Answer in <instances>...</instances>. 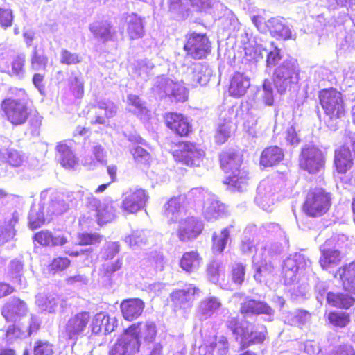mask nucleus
Returning <instances> with one entry per match:
<instances>
[{
	"mask_svg": "<svg viewBox=\"0 0 355 355\" xmlns=\"http://www.w3.org/2000/svg\"><path fill=\"white\" fill-rule=\"evenodd\" d=\"M220 159V166L226 174L224 183L238 191H245L248 185V173L243 168H239L241 164V157L230 150L223 152Z\"/></svg>",
	"mask_w": 355,
	"mask_h": 355,
	"instance_id": "nucleus-1",
	"label": "nucleus"
},
{
	"mask_svg": "<svg viewBox=\"0 0 355 355\" xmlns=\"http://www.w3.org/2000/svg\"><path fill=\"white\" fill-rule=\"evenodd\" d=\"M319 98L327 116V125L330 130H336L339 121L344 118L346 114L342 94L336 89L331 88L321 91Z\"/></svg>",
	"mask_w": 355,
	"mask_h": 355,
	"instance_id": "nucleus-2",
	"label": "nucleus"
},
{
	"mask_svg": "<svg viewBox=\"0 0 355 355\" xmlns=\"http://www.w3.org/2000/svg\"><path fill=\"white\" fill-rule=\"evenodd\" d=\"M227 327L243 348L248 347L251 344L262 343L266 338L264 327H261V330L257 331L254 329L252 324L245 321L239 322L236 318H231L228 320Z\"/></svg>",
	"mask_w": 355,
	"mask_h": 355,
	"instance_id": "nucleus-3",
	"label": "nucleus"
},
{
	"mask_svg": "<svg viewBox=\"0 0 355 355\" xmlns=\"http://www.w3.org/2000/svg\"><path fill=\"white\" fill-rule=\"evenodd\" d=\"M17 98H8L1 103V109L8 120L14 125L24 123L28 118L26 94L24 89H15Z\"/></svg>",
	"mask_w": 355,
	"mask_h": 355,
	"instance_id": "nucleus-4",
	"label": "nucleus"
},
{
	"mask_svg": "<svg viewBox=\"0 0 355 355\" xmlns=\"http://www.w3.org/2000/svg\"><path fill=\"white\" fill-rule=\"evenodd\" d=\"M274 83L279 93L297 85L299 80V68L296 60L291 58L284 60L275 71Z\"/></svg>",
	"mask_w": 355,
	"mask_h": 355,
	"instance_id": "nucleus-5",
	"label": "nucleus"
},
{
	"mask_svg": "<svg viewBox=\"0 0 355 355\" xmlns=\"http://www.w3.org/2000/svg\"><path fill=\"white\" fill-rule=\"evenodd\" d=\"M84 195L83 191L76 192V196L82 198V200L85 201L87 207L94 212V216L97 218L99 225L111 222L114 219L116 210L111 198H105L101 202L92 193H87L83 198Z\"/></svg>",
	"mask_w": 355,
	"mask_h": 355,
	"instance_id": "nucleus-6",
	"label": "nucleus"
},
{
	"mask_svg": "<svg viewBox=\"0 0 355 355\" xmlns=\"http://www.w3.org/2000/svg\"><path fill=\"white\" fill-rule=\"evenodd\" d=\"M330 204V194L322 189L316 188L308 193L303 210L309 216H320L327 211Z\"/></svg>",
	"mask_w": 355,
	"mask_h": 355,
	"instance_id": "nucleus-7",
	"label": "nucleus"
},
{
	"mask_svg": "<svg viewBox=\"0 0 355 355\" xmlns=\"http://www.w3.org/2000/svg\"><path fill=\"white\" fill-rule=\"evenodd\" d=\"M311 263L303 254L296 253L284 261L282 273L286 284H291L297 279V272L310 269Z\"/></svg>",
	"mask_w": 355,
	"mask_h": 355,
	"instance_id": "nucleus-8",
	"label": "nucleus"
},
{
	"mask_svg": "<svg viewBox=\"0 0 355 355\" xmlns=\"http://www.w3.org/2000/svg\"><path fill=\"white\" fill-rule=\"evenodd\" d=\"M324 157L322 152L313 146L305 147L302 150L300 166L309 173L315 174L324 166Z\"/></svg>",
	"mask_w": 355,
	"mask_h": 355,
	"instance_id": "nucleus-9",
	"label": "nucleus"
},
{
	"mask_svg": "<svg viewBox=\"0 0 355 355\" xmlns=\"http://www.w3.org/2000/svg\"><path fill=\"white\" fill-rule=\"evenodd\" d=\"M205 152L199 146L191 143H184L180 149L174 153L175 159L189 166H199L203 161Z\"/></svg>",
	"mask_w": 355,
	"mask_h": 355,
	"instance_id": "nucleus-10",
	"label": "nucleus"
},
{
	"mask_svg": "<svg viewBox=\"0 0 355 355\" xmlns=\"http://www.w3.org/2000/svg\"><path fill=\"white\" fill-rule=\"evenodd\" d=\"M278 187L275 185V181L267 178L263 180L257 188V194L255 198L256 203L263 210L271 211V207L276 200L275 194Z\"/></svg>",
	"mask_w": 355,
	"mask_h": 355,
	"instance_id": "nucleus-11",
	"label": "nucleus"
},
{
	"mask_svg": "<svg viewBox=\"0 0 355 355\" xmlns=\"http://www.w3.org/2000/svg\"><path fill=\"white\" fill-rule=\"evenodd\" d=\"M148 195L142 189H130L123 195L121 207L129 214H135L142 209L148 200Z\"/></svg>",
	"mask_w": 355,
	"mask_h": 355,
	"instance_id": "nucleus-12",
	"label": "nucleus"
},
{
	"mask_svg": "<svg viewBox=\"0 0 355 355\" xmlns=\"http://www.w3.org/2000/svg\"><path fill=\"white\" fill-rule=\"evenodd\" d=\"M204 229L202 221L196 217H187L180 220L177 236L181 241L187 242L198 238Z\"/></svg>",
	"mask_w": 355,
	"mask_h": 355,
	"instance_id": "nucleus-13",
	"label": "nucleus"
},
{
	"mask_svg": "<svg viewBox=\"0 0 355 355\" xmlns=\"http://www.w3.org/2000/svg\"><path fill=\"white\" fill-rule=\"evenodd\" d=\"M90 320L88 312H81L71 317L64 326V334L70 340L76 342L84 335Z\"/></svg>",
	"mask_w": 355,
	"mask_h": 355,
	"instance_id": "nucleus-14",
	"label": "nucleus"
},
{
	"mask_svg": "<svg viewBox=\"0 0 355 355\" xmlns=\"http://www.w3.org/2000/svg\"><path fill=\"white\" fill-rule=\"evenodd\" d=\"M212 75L211 69L206 64L196 63L187 68L184 80L192 87L205 85Z\"/></svg>",
	"mask_w": 355,
	"mask_h": 355,
	"instance_id": "nucleus-15",
	"label": "nucleus"
},
{
	"mask_svg": "<svg viewBox=\"0 0 355 355\" xmlns=\"http://www.w3.org/2000/svg\"><path fill=\"white\" fill-rule=\"evenodd\" d=\"M125 331L130 336L135 338L141 345V340L146 343H153L156 338L157 330L153 322L146 321L132 324Z\"/></svg>",
	"mask_w": 355,
	"mask_h": 355,
	"instance_id": "nucleus-16",
	"label": "nucleus"
},
{
	"mask_svg": "<svg viewBox=\"0 0 355 355\" xmlns=\"http://www.w3.org/2000/svg\"><path fill=\"white\" fill-rule=\"evenodd\" d=\"M28 308L26 303L19 298L8 300L1 308V315L7 322H15L27 315Z\"/></svg>",
	"mask_w": 355,
	"mask_h": 355,
	"instance_id": "nucleus-17",
	"label": "nucleus"
},
{
	"mask_svg": "<svg viewBox=\"0 0 355 355\" xmlns=\"http://www.w3.org/2000/svg\"><path fill=\"white\" fill-rule=\"evenodd\" d=\"M187 53L195 59H201L210 50V44L205 35L192 33L184 45Z\"/></svg>",
	"mask_w": 355,
	"mask_h": 355,
	"instance_id": "nucleus-18",
	"label": "nucleus"
},
{
	"mask_svg": "<svg viewBox=\"0 0 355 355\" xmlns=\"http://www.w3.org/2000/svg\"><path fill=\"white\" fill-rule=\"evenodd\" d=\"M205 200L202 214L207 221H214L221 218L225 213V206L218 198L207 191H204Z\"/></svg>",
	"mask_w": 355,
	"mask_h": 355,
	"instance_id": "nucleus-19",
	"label": "nucleus"
},
{
	"mask_svg": "<svg viewBox=\"0 0 355 355\" xmlns=\"http://www.w3.org/2000/svg\"><path fill=\"white\" fill-rule=\"evenodd\" d=\"M336 241V238L327 240L321 247V257L320 258V264L321 267L329 270L337 266L341 261V254L338 249L336 247H331L332 243Z\"/></svg>",
	"mask_w": 355,
	"mask_h": 355,
	"instance_id": "nucleus-20",
	"label": "nucleus"
},
{
	"mask_svg": "<svg viewBox=\"0 0 355 355\" xmlns=\"http://www.w3.org/2000/svg\"><path fill=\"white\" fill-rule=\"evenodd\" d=\"M139 349V342L125 331L111 347L109 355H135Z\"/></svg>",
	"mask_w": 355,
	"mask_h": 355,
	"instance_id": "nucleus-21",
	"label": "nucleus"
},
{
	"mask_svg": "<svg viewBox=\"0 0 355 355\" xmlns=\"http://www.w3.org/2000/svg\"><path fill=\"white\" fill-rule=\"evenodd\" d=\"M157 88L162 90L166 96H172L176 101L184 102L187 99L188 92L182 83L174 82L164 77L157 78Z\"/></svg>",
	"mask_w": 355,
	"mask_h": 355,
	"instance_id": "nucleus-22",
	"label": "nucleus"
},
{
	"mask_svg": "<svg viewBox=\"0 0 355 355\" xmlns=\"http://www.w3.org/2000/svg\"><path fill=\"white\" fill-rule=\"evenodd\" d=\"M199 289L193 284L186 285L182 289L174 291L171 294V300L176 306L187 309L191 306Z\"/></svg>",
	"mask_w": 355,
	"mask_h": 355,
	"instance_id": "nucleus-23",
	"label": "nucleus"
},
{
	"mask_svg": "<svg viewBox=\"0 0 355 355\" xmlns=\"http://www.w3.org/2000/svg\"><path fill=\"white\" fill-rule=\"evenodd\" d=\"M145 304L139 298L124 300L121 304V311L125 320L132 321L142 313Z\"/></svg>",
	"mask_w": 355,
	"mask_h": 355,
	"instance_id": "nucleus-24",
	"label": "nucleus"
},
{
	"mask_svg": "<svg viewBox=\"0 0 355 355\" xmlns=\"http://www.w3.org/2000/svg\"><path fill=\"white\" fill-rule=\"evenodd\" d=\"M96 109V116L94 119L92 121V123L103 125L106 124L109 119L116 114L117 111L116 105L109 100L98 101Z\"/></svg>",
	"mask_w": 355,
	"mask_h": 355,
	"instance_id": "nucleus-25",
	"label": "nucleus"
},
{
	"mask_svg": "<svg viewBox=\"0 0 355 355\" xmlns=\"http://www.w3.org/2000/svg\"><path fill=\"white\" fill-rule=\"evenodd\" d=\"M253 268L255 270L254 277L256 281L263 282L265 279L272 272L273 266L270 261L267 260V256L257 252L252 259Z\"/></svg>",
	"mask_w": 355,
	"mask_h": 355,
	"instance_id": "nucleus-26",
	"label": "nucleus"
},
{
	"mask_svg": "<svg viewBox=\"0 0 355 355\" xmlns=\"http://www.w3.org/2000/svg\"><path fill=\"white\" fill-rule=\"evenodd\" d=\"M241 312L244 315L264 314L268 316V320H272L274 315L273 309L265 302L248 300L241 304Z\"/></svg>",
	"mask_w": 355,
	"mask_h": 355,
	"instance_id": "nucleus-27",
	"label": "nucleus"
},
{
	"mask_svg": "<svg viewBox=\"0 0 355 355\" xmlns=\"http://www.w3.org/2000/svg\"><path fill=\"white\" fill-rule=\"evenodd\" d=\"M167 126L180 136L187 135L190 132L191 126L185 116L181 114L168 113L166 116Z\"/></svg>",
	"mask_w": 355,
	"mask_h": 355,
	"instance_id": "nucleus-28",
	"label": "nucleus"
},
{
	"mask_svg": "<svg viewBox=\"0 0 355 355\" xmlns=\"http://www.w3.org/2000/svg\"><path fill=\"white\" fill-rule=\"evenodd\" d=\"M250 86V78L243 73L237 72L231 79L229 93L232 96L239 98L245 95Z\"/></svg>",
	"mask_w": 355,
	"mask_h": 355,
	"instance_id": "nucleus-29",
	"label": "nucleus"
},
{
	"mask_svg": "<svg viewBox=\"0 0 355 355\" xmlns=\"http://www.w3.org/2000/svg\"><path fill=\"white\" fill-rule=\"evenodd\" d=\"M334 165L340 173H345L352 168L353 160L348 147L343 146L335 150Z\"/></svg>",
	"mask_w": 355,
	"mask_h": 355,
	"instance_id": "nucleus-30",
	"label": "nucleus"
},
{
	"mask_svg": "<svg viewBox=\"0 0 355 355\" xmlns=\"http://www.w3.org/2000/svg\"><path fill=\"white\" fill-rule=\"evenodd\" d=\"M114 318H110L105 312H100L96 314L92 319V331L94 334H98L103 330L105 334L110 333L114 330Z\"/></svg>",
	"mask_w": 355,
	"mask_h": 355,
	"instance_id": "nucleus-31",
	"label": "nucleus"
},
{
	"mask_svg": "<svg viewBox=\"0 0 355 355\" xmlns=\"http://www.w3.org/2000/svg\"><path fill=\"white\" fill-rule=\"evenodd\" d=\"M57 157L60 164L66 169H76L78 166V159L65 143H60L56 146Z\"/></svg>",
	"mask_w": 355,
	"mask_h": 355,
	"instance_id": "nucleus-32",
	"label": "nucleus"
},
{
	"mask_svg": "<svg viewBox=\"0 0 355 355\" xmlns=\"http://www.w3.org/2000/svg\"><path fill=\"white\" fill-rule=\"evenodd\" d=\"M337 275H339L345 290L355 293V262L340 268L335 277Z\"/></svg>",
	"mask_w": 355,
	"mask_h": 355,
	"instance_id": "nucleus-33",
	"label": "nucleus"
},
{
	"mask_svg": "<svg viewBox=\"0 0 355 355\" xmlns=\"http://www.w3.org/2000/svg\"><path fill=\"white\" fill-rule=\"evenodd\" d=\"M180 197L171 198L164 206V214L169 223L176 222L184 212Z\"/></svg>",
	"mask_w": 355,
	"mask_h": 355,
	"instance_id": "nucleus-34",
	"label": "nucleus"
},
{
	"mask_svg": "<svg viewBox=\"0 0 355 355\" xmlns=\"http://www.w3.org/2000/svg\"><path fill=\"white\" fill-rule=\"evenodd\" d=\"M127 33L131 40L139 39L144 35V19L135 13L128 15L125 18Z\"/></svg>",
	"mask_w": 355,
	"mask_h": 355,
	"instance_id": "nucleus-35",
	"label": "nucleus"
},
{
	"mask_svg": "<svg viewBox=\"0 0 355 355\" xmlns=\"http://www.w3.org/2000/svg\"><path fill=\"white\" fill-rule=\"evenodd\" d=\"M221 306L220 301L216 297L209 296L204 298L198 304V315L201 319L211 317Z\"/></svg>",
	"mask_w": 355,
	"mask_h": 355,
	"instance_id": "nucleus-36",
	"label": "nucleus"
},
{
	"mask_svg": "<svg viewBox=\"0 0 355 355\" xmlns=\"http://www.w3.org/2000/svg\"><path fill=\"white\" fill-rule=\"evenodd\" d=\"M284 158L282 148L277 146L265 148L260 157V164L264 167L272 166L279 164Z\"/></svg>",
	"mask_w": 355,
	"mask_h": 355,
	"instance_id": "nucleus-37",
	"label": "nucleus"
},
{
	"mask_svg": "<svg viewBox=\"0 0 355 355\" xmlns=\"http://www.w3.org/2000/svg\"><path fill=\"white\" fill-rule=\"evenodd\" d=\"M266 26L272 36L284 40L291 38V31L284 24L283 18H271L267 21Z\"/></svg>",
	"mask_w": 355,
	"mask_h": 355,
	"instance_id": "nucleus-38",
	"label": "nucleus"
},
{
	"mask_svg": "<svg viewBox=\"0 0 355 355\" xmlns=\"http://www.w3.org/2000/svg\"><path fill=\"white\" fill-rule=\"evenodd\" d=\"M89 31L94 37L103 42L111 40L114 32L110 24L107 21H94L89 25Z\"/></svg>",
	"mask_w": 355,
	"mask_h": 355,
	"instance_id": "nucleus-39",
	"label": "nucleus"
},
{
	"mask_svg": "<svg viewBox=\"0 0 355 355\" xmlns=\"http://www.w3.org/2000/svg\"><path fill=\"white\" fill-rule=\"evenodd\" d=\"M201 263L202 258L196 250L184 253L180 261V267L187 272H196Z\"/></svg>",
	"mask_w": 355,
	"mask_h": 355,
	"instance_id": "nucleus-40",
	"label": "nucleus"
},
{
	"mask_svg": "<svg viewBox=\"0 0 355 355\" xmlns=\"http://www.w3.org/2000/svg\"><path fill=\"white\" fill-rule=\"evenodd\" d=\"M24 154L13 148L0 149V161L13 167H19L25 162Z\"/></svg>",
	"mask_w": 355,
	"mask_h": 355,
	"instance_id": "nucleus-41",
	"label": "nucleus"
},
{
	"mask_svg": "<svg viewBox=\"0 0 355 355\" xmlns=\"http://www.w3.org/2000/svg\"><path fill=\"white\" fill-rule=\"evenodd\" d=\"M327 301L334 307L347 309L354 304L355 299L348 294L329 293Z\"/></svg>",
	"mask_w": 355,
	"mask_h": 355,
	"instance_id": "nucleus-42",
	"label": "nucleus"
},
{
	"mask_svg": "<svg viewBox=\"0 0 355 355\" xmlns=\"http://www.w3.org/2000/svg\"><path fill=\"white\" fill-rule=\"evenodd\" d=\"M92 155L94 158L90 157L85 161L84 164L89 169H94L98 165H105L107 163L106 154L103 147L101 145H96L92 148Z\"/></svg>",
	"mask_w": 355,
	"mask_h": 355,
	"instance_id": "nucleus-43",
	"label": "nucleus"
},
{
	"mask_svg": "<svg viewBox=\"0 0 355 355\" xmlns=\"http://www.w3.org/2000/svg\"><path fill=\"white\" fill-rule=\"evenodd\" d=\"M208 349L209 352L205 353V355H214L216 352L217 355H225L228 349L227 340L224 336H220L217 338L214 344H211L209 346L205 345L200 347V353L206 351Z\"/></svg>",
	"mask_w": 355,
	"mask_h": 355,
	"instance_id": "nucleus-44",
	"label": "nucleus"
},
{
	"mask_svg": "<svg viewBox=\"0 0 355 355\" xmlns=\"http://www.w3.org/2000/svg\"><path fill=\"white\" fill-rule=\"evenodd\" d=\"M230 237V227L224 228L219 234L212 236V250L214 254L221 253L226 247Z\"/></svg>",
	"mask_w": 355,
	"mask_h": 355,
	"instance_id": "nucleus-45",
	"label": "nucleus"
},
{
	"mask_svg": "<svg viewBox=\"0 0 355 355\" xmlns=\"http://www.w3.org/2000/svg\"><path fill=\"white\" fill-rule=\"evenodd\" d=\"M35 303L42 311L53 313L58 306V299L52 295L40 293L36 296Z\"/></svg>",
	"mask_w": 355,
	"mask_h": 355,
	"instance_id": "nucleus-46",
	"label": "nucleus"
},
{
	"mask_svg": "<svg viewBox=\"0 0 355 355\" xmlns=\"http://www.w3.org/2000/svg\"><path fill=\"white\" fill-rule=\"evenodd\" d=\"M259 100L266 106H272L274 103V89L272 83L265 79L262 85V89L259 92Z\"/></svg>",
	"mask_w": 355,
	"mask_h": 355,
	"instance_id": "nucleus-47",
	"label": "nucleus"
},
{
	"mask_svg": "<svg viewBox=\"0 0 355 355\" xmlns=\"http://www.w3.org/2000/svg\"><path fill=\"white\" fill-rule=\"evenodd\" d=\"M328 320L334 327L343 328L351 321L349 313L344 311H331L328 314Z\"/></svg>",
	"mask_w": 355,
	"mask_h": 355,
	"instance_id": "nucleus-48",
	"label": "nucleus"
},
{
	"mask_svg": "<svg viewBox=\"0 0 355 355\" xmlns=\"http://www.w3.org/2000/svg\"><path fill=\"white\" fill-rule=\"evenodd\" d=\"M26 62V55L24 53H17L12 58L10 72L8 73L11 76H17L19 78L24 77L25 70L24 64Z\"/></svg>",
	"mask_w": 355,
	"mask_h": 355,
	"instance_id": "nucleus-49",
	"label": "nucleus"
},
{
	"mask_svg": "<svg viewBox=\"0 0 355 355\" xmlns=\"http://www.w3.org/2000/svg\"><path fill=\"white\" fill-rule=\"evenodd\" d=\"M44 207L42 205H40L38 208H36L35 206L31 208L29 214V224L31 228H38L45 223L46 219L44 216ZM46 220H49L48 218H46Z\"/></svg>",
	"mask_w": 355,
	"mask_h": 355,
	"instance_id": "nucleus-50",
	"label": "nucleus"
},
{
	"mask_svg": "<svg viewBox=\"0 0 355 355\" xmlns=\"http://www.w3.org/2000/svg\"><path fill=\"white\" fill-rule=\"evenodd\" d=\"M127 103L129 106L130 111L134 112L135 114L141 116L148 114V110L138 96L129 94L127 98Z\"/></svg>",
	"mask_w": 355,
	"mask_h": 355,
	"instance_id": "nucleus-51",
	"label": "nucleus"
},
{
	"mask_svg": "<svg viewBox=\"0 0 355 355\" xmlns=\"http://www.w3.org/2000/svg\"><path fill=\"white\" fill-rule=\"evenodd\" d=\"M234 125L231 121H225L223 123H219L215 135L216 141L218 144H223L230 137Z\"/></svg>",
	"mask_w": 355,
	"mask_h": 355,
	"instance_id": "nucleus-52",
	"label": "nucleus"
},
{
	"mask_svg": "<svg viewBox=\"0 0 355 355\" xmlns=\"http://www.w3.org/2000/svg\"><path fill=\"white\" fill-rule=\"evenodd\" d=\"M153 68L154 64L150 60H139L135 67V73L142 80H146Z\"/></svg>",
	"mask_w": 355,
	"mask_h": 355,
	"instance_id": "nucleus-53",
	"label": "nucleus"
},
{
	"mask_svg": "<svg viewBox=\"0 0 355 355\" xmlns=\"http://www.w3.org/2000/svg\"><path fill=\"white\" fill-rule=\"evenodd\" d=\"M48 63V58L44 54H40L36 47L33 51L31 67L35 71H45Z\"/></svg>",
	"mask_w": 355,
	"mask_h": 355,
	"instance_id": "nucleus-54",
	"label": "nucleus"
},
{
	"mask_svg": "<svg viewBox=\"0 0 355 355\" xmlns=\"http://www.w3.org/2000/svg\"><path fill=\"white\" fill-rule=\"evenodd\" d=\"M224 272V267L218 261L210 263L207 268V275L209 280L213 283L219 282L220 277L223 276Z\"/></svg>",
	"mask_w": 355,
	"mask_h": 355,
	"instance_id": "nucleus-55",
	"label": "nucleus"
},
{
	"mask_svg": "<svg viewBox=\"0 0 355 355\" xmlns=\"http://www.w3.org/2000/svg\"><path fill=\"white\" fill-rule=\"evenodd\" d=\"M125 243L132 248L140 246L147 242L146 232L143 230H137L125 239Z\"/></svg>",
	"mask_w": 355,
	"mask_h": 355,
	"instance_id": "nucleus-56",
	"label": "nucleus"
},
{
	"mask_svg": "<svg viewBox=\"0 0 355 355\" xmlns=\"http://www.w3.org/2000/svg\"><path fill=\"white\" fill-rule=\"evenodd\" d=\"M68 208L65 202L60 197H55V200H52L47 207V215L60 214L64 212Z\"/></svg>",
	"mask_w": 355,
	"mask_h": 355,
	"instance_id": "nucleus-57",
	"label": "nucleus"
},
{
	"mask_svg": "<svg viewBox=\"0 0 355 355\" xmlns=\"http://www.w3.org/2000/svg\"><path fill=\"white\" fill-rule=\"evenodd\" d=\"M122 266V260L116 259V260L105 259V262L102 264L100 271L106 276H110L116 271L119 270Z\"/></svg>",
	"mask_w": 355,
	"mask_h": 355,
	"instance_id": "nucleus-58",
	"label": "nucleus"
},
{
	"mask_svg": "<svg viewBox=\"0 0 355 355\" xmlns=\"http://www.w3.org/2000/svg\"><path fill=\"white\" fill-rule=\"evenodd\" d=\"M266 53H268V49L261 44L245 49V55L250 57L249 60L257 62L262 59Z\"/></svg>",
	"mask_w": 355,
	"mask_h": 355,
	"instance_id": "nucleus-59",
	"label": "nucleus"
},
{
	"mask_svg": "<svg viewBox=\"0 0 355 355\" xmlns=\"http://www.w3.org/2000/svg\"><path fill=\"white\" fill-rule=\"evenodd\" d=\"M82 58L76 53H72L67 49H62L60 51V62L61 64L71 65L80 63Z\"/></svg>",
	"mask_w": 355,
	"mask_h": 355,
	"instance_id": "nucleus-60",
	"label": "nucleus"
},
{
	"mask_svg": "<svg viewBox=\"0 0 355 355\" xmlns=\"http://www.w3.org/2000/svg\"><path fill=\"white\" fill-rule=\"evenodd\" d=\"M34 355H53V346L46 340H38L34 344Z\"/></svg>",
	"mask_w": 355,
	"mask_h": 355,
	"instance_id": "nucleus-61",
	"label": "nucleus"
},
{
	"mask_svg": "<svg viewBox=\"0 0 355 355\" xmlns=\"http://www.w3.org/2000/svg\"><path fill=\"white\" fill-rule=\"evenodd\" d=\"M11 53L12 50L10 49L5 46H0V72H10L9 61Z\"/></svg>",
	"mask_w": 355,
	"mask_h": 355,
	"instance_id": "nucleus-62",
	"label": "nucleus"
},
{
	"mask_svg": "<svg viewBox=\"0 0 355 355\" xmlns=\"http://www.w3.org/2000/svg\"><path fill=\"white\" fill-rule=\"evenodd\" d=\"M101 241V236L98 233L93 234H80L78 236V244L80 245H95L99 243Z\"/></svg>",
	"mask_w": 355,
	"mask_h": 355,
	"instance_id": "nucleus-63",
	"label": "nucleus"
},
{
	"mask_svg": "<svg viewBox=\"0 0 355 355\" xmlns=\"http://www.w3.org/2000/svg\"><path fill=\"white\" fill-rule=\"evenodd\" d=\"M131 153L135 162L141 164H148L150 159V154L143 148L136 146L134 148Z\"/></svg>",
	"mask_w": 355,
	"mask_h": 355,
	"instance_id": "nucleus-64",
	"label": "nucleus"
}]
</instances>
